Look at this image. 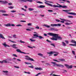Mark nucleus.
<instances>
[{"label": "nucleus", "mask_w": 76, "mask_h": 76, "mask_svg": "<svg viewBox=\"0 0 76 76\" xmlns=\"http://www.w3.org/2000/svg\"><path fill=\"white\" fill-rule=\"evenodd\" d=\"M53 6L54 7H58L56 5H53Z\"/></svg>", "instance_id": "55"}, {"label": "nucleus", "mask_w": 76, "mask_h": 76, "mask_svg": "<svg viewBox=\"0 0 76 76\" xmlns=\"http://www.w3.org/2000/svg\"><path fill=\"white\" fill-rule=\"evenodd\" d=\"M69 15H76V13L75 12H67Z\"/></svg>", "instance_id": "16"}, {"label": "nucleus", "mask_w": 76, "mask_h": 76, "mask_svg": "<svg viewBox=\"0 0 76 76\" xmlns=\"http://www.w3.org/2000/svg\"><path fill=\"white\" fill-rule=\"evenodd\" d=\"M56 22H60V20H58V19H56Z\"/></svg>", "instance_id": "48"}, {"label": "nucleus", "mask_w": 76, "mask_h": 76, "mask_svg": "<svg viewBox=\"0 0 76 76\" xmlns=\"http://www.w3.org/2000/svg\"><path fill=\"white\" fill-rule=\"evenodd\" d=\"M48 12H53V10H48Z\"/></svg>", "instance_id": "36"}, {"label": "nucleus", "mask_w": 76, "mask_h": 76, "mask_svg": "<svg viewBox=\"0 0 76 76\" xmlns=\"http://www.w3.org/2000/svg\"><path fill=\"white\" fill-rule=\"evenodd\" d=\"M68 17H69V18H73V16H68Z\"/></svg>", "instance_id": "64"}, {"label": "nucleus", "mask_w": 76, "mask_h": 76, "mask_svg": "<svg viewBox=\"0 0 76 76\" xmlns=\"http://www.w3.org/2000/svg\"><path fill=\"white\" fill-rule=\"evenodd\" d=\"M4 73H8V72L7 71H3Z\"/></svg>", "instance_id": "58"}, {"label": "nucleus", "mask_w": 76, "mask_h": 76, "mask_svg": "<svg viewBox=\"0 0 76 76\" xmlns=\"http://www.w3.org/2000/svg\"><path fill=\"white\" fill-rule=\"evenodd\" d=\"M26 30L27 31H31V29H28V28L26 29Z\"/></svg>", "instance_id": "61"}, {"label": "nucleus", "mask_w": 76, "mask_h": 76, "mask_svg": "<svg viewBox=\"0 0 76 76\" xmlns=\"http://www.w3.org/2000/svg\"><path fill=\"white\" fill-rule=\"evenodd\" d=\"M38 7H39L40 8H44L45 7V6L41 5H40L39 7H38Z\"/></svg>", "instance_id": "21"}, {"label": "nucleus", "mask_w": 76, "mask_h": 76, "mask_svg": "<svg viewBox=\"0 0 76 76\" xmlns=\"http://www.w3.org/2000/svg\"><path fill=\"white\" fill-rule=\"evenodd\" d=\"M57 35H56L55 38H51V39H52V40H53L54 41H57V39H58V40H61L62 39H63V38L61 37L60 36H58V34H57Z\"/></svg>", "instance_id": "1"}, {"label": "nucleus", "mask_w": 76, "mask_h": 76, "mask_svg": "<svg viewBox=\"0 0 76 76\" xmlns=\"http://www.w3.org/2000/svg\"><path fill=\"white\" fill-rule=\"evenodd\" d=\"M20 1H23V2H26V1L25 0H20Z\"/></svg>", "instance_id": "38"}, {"label": "nucleus", "mask_w": 76, "mask_h": 76, "mask_svg": "<svg viewBox=\"0 0 76 76\" xmlns=\"http://www.w3.org/2000/svg\"><path fill=\"white\" fill-rule=\"evenodd\" d=\"M63 20V21H65V22H71V21L70 20H65V19H64Z\"/></svg>", "instance_id": "18"}, {"label": "nucleus", "mask_w": 76, "mask_h": 76, "mask_svg": "<svg viewBox=\"0 0 76 76\" xmlns=\"http://www.w3.org/2000/svg\"><path fill=\"white\" fill-rule=\"evenodd\" d=\"M53 61H56L57 62H60V61H57L56 59H53Z\"/></svg>", "instance_id": "49"}, {"label": "nucleus", "mask_w": 76, "mask_h": 76, "mask_svg": "<svg viewBox=\"0 0 76 76\" xmlns=\"http://www.w3.org/2000/svg\"><path fill=\"white\" fill-rule=\"evenodd\" d=\"M0 3H2V4H7V3H8V2L6 1H3L1 0L0 1Z\"/></svg>", "instance_id": "10"}, {"label": "nucleus", "mask_w": 76, "mask_h": 76, "mask_svg": "<svg viewBox=\"0 0 76 76\" xmlns=\"http://www.w3.org/2000/svg\"><path fill=\"white\" fill-rule=\"evenodd\" d=\"M72 54H74V55H75V51H72Z\"/></svg>", "instance_id": "43"}, {"label": "nucleus", "mask_w": 76, "mask_h": 76, "mask_svg": "<svg viewBox=\"0 0 76 76\" xmlns=\"http://www.w3.org/2000/svg\"><path fill=\"white\" fill-rule=\"evenodd\" d=\"M46 64L47 66H50V64L48 63H46Z\"/></svg>", "instance_id": "53"}, {"label": "nucleus", "mask_w": 76, "mask_h": 76, "mask_svg": "<svg viewBox=\"0 0 76 76\" xmlns=\"http://www.w3.org/2000/svg\"><path fill=\"white\" fill-rule=\"evenodd\" d=\"M30 40L31 41V42H34V41H35V40H32V39H30Z\"/></svg>", "instance_id": "33"}, {"label": "nucleus", "mask_w": 76, "mask_h": 76, "mask_svg": "<svg viewBox=\"0 0 76 76\" xmlns=\"http://www.w3.org/2000/svg\"><path fill=\"white\" fill-rule=\"evenodd\" d=\"M51 63H52V64H54L55 65H56V66H58V67H64V66L61 64H56V63L54 62H52Z\"/></svg>", "instance_id": "4"}, {"label": "nucleus", "mask_w": 76, "mask_h": 76, "mask_svg": "<svg viewBox=\"0 0 76 76\" xmlns=\"http://www.w3.org/2000/svg\"><path fill=\"white\" fill-rule=\"evenodd\" d=\"M13 8H14L13 7H12V6H10L9 7V8L10 9H13Z\"/></svg>", "instance_id": "52"}, {"label": "nucleus", "mask_w": 76, "mask_h": 76, "mask_svg": "<svg viewBox=\"0 0 76 76\" xmlns=\"http://www.w3.org/2000/svg\"><path fill=\"white\" fill-rule=\"evenodd\" d=\"M26 57H27L25 58L26 60H29L30 61H35V60H34L33 58H30V57L28 56H25Z\"/></svg>", "instance_id": "3"}, {"label": "nucleus", "mask_w": 76, "mask_h": 76, "mask_svg": "<svg viewBox=\"0 0 76 76\" xmlns=\"http://www.w3.org/2000/svg\"><path fill=\"white\" fill-rule=\"evenodd\" d=\"M35 69H36V70H42V69L41 67H36L35 68Z\"/></svg>", "instance_id": "15"}, {"label": "nucleus", "mask_w": 76, "mask_h": 76, "mask_svg": "<svg viewBox=\"0 0 76 76\" xmlns=\"http://www.w3.org/2000/svg\"><path fill=\"white\" fill-rule=\"evenodd\" d=\"M57 4H58V6H58V7H59V8H60V7H62V5H61L59 4H58V3H56Z\"/></svg>", "instance_id": "19"}, {"label": "nucleus", "mask_w": 76, "mask_h": 76, "mask_svg": "<svg viewBox=\"0 0 76 76\" xmlns=\"http://www.w3.org/2000/svg\"><path fill=\"white\" fill-rule=\"evenodd\" d=\"M37 27H35V28H36L37 29H39V27L38 26H37Z\"/></svg>", "instance_id": "60"}, {"label": "nucleus", "mask_w": 76, "mask_h": 76, "mask_svg": "<svg viewBox=\"0 0 76 76\" xmlns=\"http://www.w3.org/2000/svg\"><path fill=\"white\" fill-rule=\"evenodd\" d=\"M61 7H62V8H67V6L65 5H63V6H62Z\"/></svg>", "instance_id": "34"}, {"label": "nucleus", "mask_w": 76, "mask_h": 76, "mask_svg": "<svg viewBox=\"0 0 76 76\" xmlns=\"http://www.w3.org/2000/svg\"><path fill=\"white\" fill-rule=\"evenodd\" d=\"M33 36H34V37H38L39 39H44V38L42 36H38L36 34H33Z\"/></svg>", "instance_id": "6"}, {"label": "nucleus", "mask_w": 76, "mask_h": 76, "mask_svg": "<svg viewBox=\"0 0 76 76\" xmlns=\"http://www.w3.org/2000/svg\"><path fill=\"white\" fill-rule=\"evenodd\" d=\"M2 15L3 16H8L9 15L7 14H2Z\"/></svg>", "instance_id": "41"}, {"label": "nucleus", "mask_w": 76, "mask_h": 76, "mask_svg": "<svg viewBox=\"0 0 76 76\" xmlns=\"http://www.w3.org/2000/svg\"><path fill=\"white\" fill-rule=\"evenodd\" d=\"M16 26H22L20 24L17 25Z\"/></svg>", "instance_id": "51"}, {"label": "nucleus", "mask_w": 76, "mask_h": 76, "mask_svg": "<svg viewBox=\"0 0 76 76\" xmlns=\"http://www.w3.org/2000/svg\"><path fill=\"white\" fill-rule=\"evenodd\" d=\"M50 26H53V27H54V26H56V24H51Z\"/></svg>", "instance_id": "28"}, {"label": "nucleus", "mask_w": 76, "mask_h": 76, "mask_svg": "<svg viewBox=\"0 0 76 76\" xmlns=\"http://www.w3.org/2000/svg\"><path fill=\"white\" fill-rule=\"evenodd\" d=\"M16 51H17V52H18V53H22V54H29V53H25L23 52H22L21 51V50H20V49H17L16 50Z\"/></svg>", "instance_id": "8"}, {"label": "nucleus", "mask_w": 76, "mask_h": 76, "mask_svg": "<svg viewBox=\"0 0 76 76\" xmlns=\"http://www.w3.org/2000/svg\"><path fill=\"white\" fill-rule=\"evenodd\" d=\"M46 41L48 42H50V43H51V41H50L48 39H47L46 40Z\"/></svg>", "instance_id": "40"}, {"label": "nucleus", "mask_w": 76, "mask_h": 76, "mask_svg": "<svg viewBox=\"0 0 76 76\" xmlns=\"http://www.w3.org/2000/svg\"><path fill=\"white\" fill-rule=\"evenodd\" d=\"M16 11L15 10H12L11 11V12H12V13H14L15 12H16Z\"/></svg>", "instance_id": "45"}, {"label": "nucleus", "mask_w": 76, "mask_h": 76, "mask_svg": "<svg viewBox=\"0 0 76 76\" xmlns=\"http://www.w3.org/2000/svg\"><path fill=\"white\" fill-rule=\"evenodd\" d=\"M0 38H2V39H6L5 38L3 37V34H0Z\"/></svg>", "instance_id": "14"}, {"label": "nucleus", "mask_w": 76, "mask_h": 76, "mask_svg": "<svg viewBox=\"0 0 76 76\" xmlns=\"http://www.w3.org/2000/svg\"><path fill=\"white\" fill-rule=\"evenodd\" d=\"M50 45H52V46L54 47H56V46H55V45H54V44L51 43L50 44Z\"/></svg>", "instance_id": "42"}, {"label": "nucleus", "mask_w": 76, "mask_h": 76, "mask_svg": "<svg viewBox=\"0 0 76 76\" xmlns=\"http://www.w3.org/2000/svg\"><path fill=\"white\" fill-rule=\"evenodd\" d=\"M62 44L63 46H64V47L66 46V44L64 42H62Z\"/></svg>", "instance_id": "22"}, {"label": "nucleus", "mask_w": 76, "mask_h": 76, "mask_svg": "<svg viewBox=\"0 0 76 76\" xmlns=\"http://www.w3.org/2000/svg\"><path fill=\"white\" fill-rule=\"evenodd\" d=\"M38 55L40 56H43V55L41 53H38Z\"/></svg>", "instance_id": "37"}, {"label": "nucleus", "mask_w": 76, "mask_h": 76, "mask_svg": "<svg viewBox=\"0 0 76 76\" xmlns=\"http://www.w3.org/2000/svg\"><path fill=\"white\" fill-rule=\"evenodd\" d=\"M59 60L61 61H66L64 59H59Z\"/></svg>", "instance_id": "23"}, {"label": "nucleus", "mask_w": 76, "mask_h": 76, "mask_svg": "<svg viewBox=\"0 0 76 76\" xmlns=\"http://www.w3.org/2000/svg\"><path fill=\"white\" fill-rule=\"evenodd\" d=\"M1 12V13H6V12L4 10H0V13Z\"/></svg>", "instance_id": "27"}, {"label": "nucleus", "mask_w": 76, "mask_h": 76, "mask_svg": "<svg viewBox=\"0 0 76 76\" xmlns=\"http://www.w3.org/2000/svg\"><path fill=\"white\" fill-rule=\"evenodd\" d=\"M28 48H32V49L33 48V47H31L29 46H28Z\"/></svg>", "instance_id": "56"}, {"label": "nucleus", "mask_w": 76, "mask_h": 76, "mask_svg": "<svg viewBox=\"0 0 76 76\" xmlns=\"http://www.w3.org/2000/svg\"><path fill=\"white\" fill-rule=\"evenodd\" d=\"M20 42L21 43H25V42H23V41H22V40H20Z\"/></svg>", "instance_id": "47"}, {"label": "nucleus", "mask_w": 76, "mask_h": 76, "mask_svg": "<svg viewBox=\"0 0 76 76\" xmlns=\"http://www.w3.org/2000/svg\"><path fill=\"white\" fill-rule=\"evenodd\" d=\"M16 34H14L13 35V37L14 38H16Z\"/></svg>", "instance_id": "57"}, {"label": "nucleus", "mask_w": 76, "mask_h": 76, "mask_svg": "<svg viewBox=\"0 0 76 76\" xmlns=\"http://www.w3.org/2000/svg\"><path fill=\"white\" fill-rule=\"evenodd\" d=\"M71 42L72 43H74V44H76V42L75 41V40H72L71 41Z\"/></svg>", "instance_id": "20"}, {"label": "nucleus", "mask_w": 76, "mask_h": 76, "mask_svg": "<svg viewBox=\"0 0 76 76\" xmlns=\"http://www.w3.org/2000/svg\"><path fill=\"white\" fill-rule=\"evenodd\" d=\"M47 53L48 54H50L49 56V57H50V56H52V55L51 54H54V53H56L53 55L54 56H58V54H59V53L56 51H51L50 52H48Z\"/></svg>", "instance_id": "2"}, {"label": "nucleus", "mask_w": 76, "mask_h": 76, "mask_svg": "<svg viewBox=\"0 0 76 76\" xmlns=\"http://www.w3.org/2000/svg\"><path fill=\"white\" fill-rule=\"evenodd\" d=\"M50 31H58V29H56L54 28H50Z\"/></svg>", "instance_id": "11"}, {"label": "nucleus", "mask_w": 76, "mask_h": 76, "mask_svg": "<svg viewBox=\"0 0 76 76\" xmlns=\"http://www.w3.org/2000/svg\"><path fill=\"white\" fill-rule=\"evenodd\" d=\"M45 4H48V5H49V6L50 5V4L49 3H48L46 2H45Z\"/></svg>", "instance_id": "63"}, {"label": "nucleus", "mask_w": 76, "mask_h": 76, "mask_svg": "<svg viewBox=\"0 0 76 76\" xmlns=\"http://www.w3.org/2000/svg\"><path fill=\"white\" fill-rule=\"evenodd\" d=\"M73 23H69L68 22H66L65 23V25H71V24H72Z\"/></svg>", "instance_id": "17"}, {"label": "nucleus", "mask_w": 76, "mask_h": 76, "mask_svg": "<svg viewBox=\"0 0 76 76\" xmlns=\"http://www.w3.org/2000/svg\"><path fill=\"white\" fill-rule=\"evenodd\" d=\"M24 72V73H27V74H29V75L31 74V72H26L25 71Z\"/></svg>", "instance_id": "35"}, {"label": "nucleus", "mask_w": 76, "mask_h": 76, "mask_svg": "<svg viewBox=\"0 0 76 76\" xmlns=\"http://www.w3.org/2000/svg\"><path fill=\"white\" fill-rule=\"evenodd\" d=\"M3 63H7V61L5 60H3Z\"/></svg>", "instance_id": "39"}, {"label": "nucleus", "mask_w": 76, "mask_h": 76, "mask_svg": "<svg viewBox=\"0 0 76 76\" xmlns=\"http://www.w3.org/2000/svg\"><path fill=\"white\" fill-rule=\"evenodd\" d=\"M44 26H45V27H47V28H50V26L49 25H44Z\"/></svg>", "instance_id": "32"}, {"label": "nucleus", "mask_w": 76, "mask_h": 76, "mask_svg": "<svg viewBox=\"0 0 76 76\" xmlns=\"http://www.w3.org/2000/svg\"><path fill=\"white\" fill-rule=\"evenodd\" d=\"M2 45H3L5 47H7V44H6V42H5L4 43L2 44Z\"/></svg>", "instance_id": "24"}, {"label": "nucleus", "mask_w": 76, "mask_h": 76, "mask_svg": "<svg viewBox=\"0 0 76 76\" xmlns=\"http://www.w3.org/2000/svg\"><path fill=\"white\" fill-rule=\"evenodd\" d=\"M64 66L65 67H66V68L67 69H72V68H73V66L72 65H70L69 66V65L65 64Z\"/></svg>", "instance_id": "7"}, {"label": "nucleus", "mask_w": 76, "mask_h": 76, "mask_svg": "<svg viewBox=\"0 0 76 76\" xmlns=\"http://www.w3.org/2000/svg\"><path fill=\"white\" fill-rule=\"evenodd\" d=\"M61 24H56V26H61Z\"/></svg>", "instance_id": "30"}, {"label": "nucleus", "mask_w": 76, "mask_h": 76, "mask_svg": "<svg viewBox=\"0 0 76 76\" xmlns=\"http://www.w3.org/2000/svg\"><path fill=\"white\" fill-rule=\"evenodd\" d=\"M4 25L6 26L9 27L11 26H15V24H12L11 25L10 23H8L7 24H4Z\"/></svg>", "instance_id": "9"}, {"label": "nucleus", "mask_w": 76, "mask_h": 76, "mask_svg": "<svg viewBox=\"0 0 76 76\" xmlns=\"http://www.w3.org/2000/svg\"><path fill=\"white\" fill-rule=\"evenodd\" d=\"M65 42H66V44H69V42L67 40H65Z\"/></svg>", "instance_id": "54"}, {"label": "nucleus", "mask_w": 76, "mask_h": 76, "mask_svg": "<svg viewBox=\"0 0 76 76\" xmlns=\"http://www.w3.org/2000/svg\"><path fill=\"white\" fill-rule=\"evenodd\" d=\"M28 64H31V66H28V67H29L30 68H34V66L32 65V64L31 63L28 62Z\"/></svg>", "instance_id": "13"}, {"label": "nucleus", "mask_w": 76, "mask_h": 76, "mask_svg": "<svg viewBox=\"0 0 76 76\" xmlns=\"http://www.w3.org/2000/svg\"><path fill=\"white\" fill-rule=\"evenodd\" d=\"M69 45H71V46L76 47V44H69Z\"/></svg>", "instance_id": "26"}, {"label": "nucleus", "mask_w": 76, "mask_h": 76, "mask_svg": "<svg viewBox=\"0 0 76 76\" xmlns=\"http://www.w3.org/2000/svg\"><path fill=\"white\" fill-rule=\"evenodd\" d=\"M34 9L33 8H28V10L29 11H32V10H34Z\"/></svg>", "instance_id": "29"}, {"label": "nucleus", "mask_w": 76, "mask_h": 76, "mask_svg": "<svg viewBox=\"0 0 76 76\" xmlns=\"http://www.w3.org/2000/svg\"><path fill=\"white\" fill-rule=\"evenodd\" d=\"M48 34L50 36H53L55 38L56 35H58L56 34H54L53 33H48Z\"/></svg>", "instance_id": "5"}, {"label": "nucleus", "mask_w": 76, "mask_h": 76, "mask_svg": "<svg viewBox=\"0 0 76 76\" xmlns=\"http://www.w3.org/2000/svg\"><path fill=\"white\" fill-rule=\"evenodd\" d=\"M20 22H26V21L25 20H20Z\"/></svg>", "instance_id": "59"}, {"label": "nucleus", "mask_w": 76, "mask_h": 76, "mask_svg": "<svg viewBox=\"0 0 76 76\" xmlns=\"http://www.w3.org/2000/svg\"><path fill=\"white\" fill-rule=\"evenodd\" d=\"M62 10V11H64V12H70V10Z\"/></svg>", "instance_id": "25"}, {"label": "nucleus", "mask_w": 76, "mask_h": 76, "mask_svg": "<svg viewBox=\"0 0 76 76\" xmlns=\"http://www.w3.org/2000/svg\"><path fill=\"white\" fill-rule=\"evenodd\" d=\"M52 75L53 76H60V75H56L55 74H53Z\"/></svg>", "instance_id": "44"}, {"label": "nucleus", "mask_w": 76, "mask_h": 76, "mask_svg": "<svg viewBox=\"0 0 76 76\" xmlns=\"http://www.w3.org/2000/svg\"><path fill=\"white\" fill-rule=\"evenodd\" d=\"M16 45L15 44H14L12 45V48H15V49H18V48L16 47Z\"/></svg>", "instance_id": "12"}, {"label": "nucleus", "mask_w": 76, "mask_h": 76, "mask_svg": "<svg viewBox=\"0 0 76 76\" xmlns=\"http://www.w3.org/2000/svg\"><path fill=\"white\" fill-rule=\"evenodd\" d=\"M28 26H31L32 25V23H29L27 25Z\"/></svg>", "instance_id": "46"}, {"label": "nucleus", "mask_w": 76, "mask_h": 76, "mask_svg": "<svg viewBox=\"0 0 76 76\" xmlns=\"http://www.w3.org/2000/svg\"><path fill=\"white\" fill-rule=\"evenodd\" d=\"M0 63H1V64H2L4 63L3 62V61H0Z\"/></svg>", "instance_id": "62"}, {"label": "nucleus", "mask_w": 76, "mask_h": 76, "mask_svg": "<svg viewBox=\"0 0 76 76\" xmlns=\"http://www.w3.org/2000/svg\"><path fill=\"white\" fill-rule=\"evenodd\" d=\"M36 3H39V4H42L43 3L42 2H40L39 1H36Z\"/></svg>", "instance_id": "31"}, {"label": "nucleus", "mask_w": 76, "mask_h": 76, "mask_svg": "<svg viewBox=\"0 0 76 76\" xmlns=\"http://www.w3.org/2000/svg\"><path fill=\"white\" fill-rule=\"evenodd\" d=\"M12 56H14L15 57H18L17 55H16L15 54H13L12 55Z\"/></svg>", "instance_id": "50"}]
</instances>
